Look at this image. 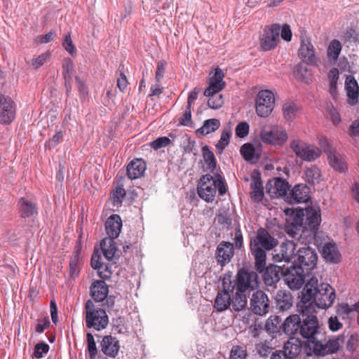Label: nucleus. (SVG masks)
I'll use <instances>...</instances> for the list:
<instances>
[{
	"mask_svg": "<svg viewBox=\"0 0 359 359\" xmlns=\"http://www.w3.org/2000/svg\"><path fill=\"white\" fill-rule=\"evenodd\" d=\"M335 291L328 283H320L316 277H311L306 283L302 291L301 302L309 305L313 303L320 309L330 307L335 299Z\"/></svg>",
	"mask_w": 359,
	"mask_h": 359,
	"instance_id": "nucleus-2",
	"label": "nucleus"
},
{
	"mask_svg": "<svg viewBox=\"0 0 359 359\" xmlns=\"http://www.w3.org/2000/svg\"><path fill=\"white\" fill-rule=\"evenodd\" d=\"M231 304V296L219 291L215 299L214 307L218 312H222L229 308Z\"/></svg>",
	"mask_w": 359,
	"mask_h": 359,
	"instance_id": "nucleus-40",
	"label": "nucleus"
},
{
	"mask_svg": "<svg viewBox=\"0 0 359 359\" xmlns=\"http://www.w3.org/2000/svg\"><path fill=\"white\" fill-rule=\"evenodd\" d=\"M90 292L95 302H102L107 297L109 287L104 280H95L90 287Z\"/></svg>",
	"mask_w": 359,
	"mask_h": 359,
	"instance_id": "nucleus-30",
	"label": "nucleus"
},
{
	"mask_svg": "<svg viewBox=\"0 0 359 359\" xmlns=\"http://www.w3.org/2000/svg\"><path fill=\"white\" fill-rule=\"evenodd\" d=\"M171 141L168 137H160L150 142V147L154 150L165 147L170 144Z\"/></svg>",
	"mask_w": 359,
	"mask_h": 359,
	"instance_id": "nucleus-54",
	"label": "nucleus"
},
{
	"mask_svg": "<svg viewBox=\"0 0 359 359\" xmlns=\"http://www.w3.org/2000/svg\"><path fill=\"white\" fill-rule=\"evenodd\" d=\"M15 104L8 96L0 95V123L9 125L15 118Z\"/></svg>",
	"mask_w": 359,
	"mask_h": 359,
	"instance_id": "nucleus-15",
	"label": "nucleus"
},
{
	"mask_svg": "<svg viewBox=\"0 0 359 359\" xmlns=\"http://www.w3.org/2000/svg\"><path fill=\"white\" fill-rule=\"evenodd\" d=\"M359 336L358 334H353L350 336L346 343V348L349 351H354L358 346Z\"/></svg>",
	"mask_w": 359,
	"mask_h": 359,
	"instance_id": "nucleus-60",
	"label": "nucleus"
},
{
	"mask_svg": "<svg viewBox=\"0 0 359 359\" xmlns=\"http://www.w3.org/2000/svg\"><path fill=\"white\" fill-rule=\"evenodd\" d=\"M308 67L303 62L296 65L294 74L296 79L300 81H304L307 78Z\"/></svg>",
	"mask_w": 359,
	"mask_h": 359,
	"instance_id": "nucleus-51",
	"label": "nucleus"
},
{
	"mask_svg": "<svg viewBox=\"0 0 359 359\" xmlns=\"http://www.w3.org/2000/svg\"><path fill=\"white\" fill-rule=\"evenodd\" d=\"M249 129L250 126L247 122H241L236 127V135L240 138H243L248 135Z\"/></svg>",
	"mask_w": 359,
	"mask_h": 359,
	"instance_id": "nucleus-56",
	"label": "nucleus"
},
{
	"mask_svg": "<svg viewBox=\"0 0 359 359\" xmlns=\"http://www.w3.org/2000/svg\"><path fill=\"white\" fill-rule=\"evenodd\" d=\"M327 160L330 165L335 171L344 172L347 170V163L346 160L340 154L336 151L330 152L327 156Z\"/></svg>",
	"mask_w": 359,
	"mask_h": 359,
	"instance_id": "nucleus-36",
	"label": "nucleus"
},
{
	"mask_svg": "<svg viewBox=\"0 0 359 359\" xmlns=\"http://www.w3.org/2000/svg\"><path fill=\"white\" fill-rule=\"evenodd\" d=\"M243 158L251 163H256L260 158V155L256 151L254 146L250 143H245L241 146L240 149Z\"/></svg>",
	"mask_w": 359,
	"mask_h": 359,
	"instance_id": "nucleus-38",
	"label": "nucleus"
},
{
	"mask_svg": "<svg viewBox=\"0 0 359 359\" xmlns=\"http://www.w3.org/2000/svg\"><path fill=\"white\" fill-rule=\"evenodd\" d=\"M278 241L271 236L264 228H259L257 235L250 239V249L255 259V266L259 270L264 269L266 262V250H271L276 247Z\"/></svg>",
	"mask_w": 359,
	"mask_h": 359,
	"instance_id": "nucleus-3",
	"label": "nucleus"
},
{
	"mask_svg": "<svg viewBox=\"0 0 359 359\" xmlns=\"http://www.w3.org/2000/svg\"><path fill=\"white\" fill-rule=\"evenodd\" d=\"M62 46L72 56L76 53V48L73 44L70 33H67L65 36L64 41L62 42Z\"/></svg>",
	"mask_w": 359,
	"mask_h": 359,
	"instance_id": "nucleus-57",
	"label": "nucleus"
},
{
	"mask_svg": "<svg viewBox=\"0 0 359 359\" xmlns=\"http://www.w3.org/2000/svg\"><path fill=\"white\" fill-rule=\"evenodd\" d=\"M203 156L205 162L208 164L207 169L210 170L212 173L216 170L217 161L215 156L212 151L210 150L208 145L202 147Z\"/></svg>",
	"mask_w": 359,
	"mask_h": 359,
	"instance_id": "nucleus-43",
	"label": "nucleus"
},
{
	"mask_svg": "<svg viewBox=\"0 0 359 359\" xmlns=\"http://www.w3.org/2000/svg\"><path fill=\"white\" fill-rule=\"evenodd\" d=\"M122 227V220L118 215H111L105 222L107 238H116L119 236Z\"/></svg>",
	"mask_w": 359,
	"mask_h": 359,
	"instance_id": "nucleus-32",
	"label": "nucleus"
},
{
	"mask_svg": "<svg viewBox=\"0 0 359 359\" xmlns=\"http://www.w3.org/2000/svg\"><path fill=\"white\" fill-rule=\"evenodd\" d=\"M310 192L306 184H296L287 196V201L290 204L306 203L311 199Z\"/></svg>",
	"mask_w": 359,
	"mask_h": 359,
	"instance_id": "nucleus-21",
	"label": "nucleus"
},
{
	"mask_svg": "<svg viewBox=\"0 0 359 359\" xmlns=\"http://www.w3.org/2000/svg\"><path fill=\"white\" fill-rule=\"evenodd\" d=\"M327 111L330 115L333 124L337 125L341 122L340 115L332 103L327 104Z\"/></svg>",
	"mask_w": 359,
	"mask_h": 359,
	"instance_id": "nucleus-58",
	"label": "nucleus"
},
{
	"mask_svg": "<svg viewBox=\"0 0 359 359\" xmlns=\"http://www.w3.org/2000/svg\"><path fill=\"white\" fill-rule=\"evenodd\" d=\"M290 148L297 156L306 161H313L318 158L321 151L319 148L309 145L300 140H294L290 142Z\"/></svg>",
	"mask_w": 359,
	"mask_h": 359,
	"instance_id": "nucleus-7",
	"label": "nucleus"
},
{
	"mask_svg": "<svg viewBox=\"0 0 359 359\" xmlns=\"http://www.w3.org/2000/svg\"><path fill=\"white\" fill-rule=\"evenodd\" d=\"M282 320L280 316H271L266 322L264 329L273 338L283 332L282 329Z\"/></svg>",
	"mask_w": 359,
	"mask_h": 359,
	"instance_id": "nucleus-35",
	"label": "nucleus"
},
{
	"mask_svg": "<svg viewBox=\"0 0 359 359\" xmlns=\"http://www.w3.org/2000/svg\"><path fill=\"white\" fill-rule=\"evenodd\" d=\"M252 182L250 184L251 198L257 203L262 201L264 197V187L262 184L260 173L258 170H254L251 175Z\"/></svg>",
	"mask_w": 359,
	"mask_h": 359,
	"instance_id": "nucleus-27",
	"label": "nucleus"
},
{
	"mask_svg": "<svg viewBox=\"0 0 359 359\" xmlns=\"http://www.w3.org/2000/svg\"><path fill=\"white\" fill-rule=\"evenodd\" d=\"M290 187L287 180L280 177H273L267 182L266 191L271 198H278L287 195Z\"/></svg>",
	"mask_w": 359,
	"mask_h": 359,
	"instance_id": "nucleus-17",
	"label": "nucleus"
},
{
	"mask_svg": "<svg viewBox=\"0 0 359 359\" xmlns=\"http://www.w3.org/2000/svg\"><path fill=\"white\" fill-rule=\"evenodd\" d=\"M283 115L286 120H292L296 114L297 109L293 103H285L283 107Z\"/></svg>",
	"mask_w": 359,
	"mask_h": 359,
	"instance_id": "nucleus-53",
	"label": "nucleus"
},
{
	"mask_svg": "<svg viewBox=\"0 0 359 359\" xmlns=\"http://www.w3.org/2000/svg\"><path fill=\"white\" fill-rule=\"evenodd\" d=\"M298 55L302 59V62L306 65H315L318 60L315 55V49L310 41H302L300 48L298 50Z\"/></svg>",
	"mask_w": 359,
	"mask_h": 359,
	"instance_id": "nucleus-26",
	"label": "nucleus"
},
{
	"mask_svg": "<svg viewBox=\"0 0 359 359\" xmlns=\"http://www.w3.org/2000/svg\"><path fill=\"white\" fill-rule=\"evenodd\" d=\"M50 349L49 345L44 341H40L35 345L34 355L39 359L43 357V353H47Z\"/></svg>",
	"mask_w": 359,
	"mask_h": 359,
	"instance_id": "nucleus-55",
	"label": "nucleus"
},
{
	"mask_svg": "<svg viewBox=\"0 0 359 359\" xmlns=\"http://www.w3.org/2000/svg\"><path fill=\"white\" fill-rule=\"evenodd\" d=\"M231 136V130L230 127L224 128L222 130L220 140L216 144V149L218 153H222L224 148L229 144Z\"/></svg>",
	"mask_w": 359,
	"mask_h": 359,
	"instance_id": "nucleus-45",
	"label": "nucleus"
},
{
	"mask_svg": "<svg viewBox=\"0 0 359 359\" xmlns=\"http://www.w3.org/2000/svg\"><path fill=\"white\" fill-rule=\"evenodd\" d=\"M309 273L302 266L294 264L288 267L283 273V279L291 290H298L305 282V278Z\"/></svg>",
	"mask_w": 359,
	"mask_h": 359,
	"instance_id": "nucleus-8",
	"label": "nucleus"
},
{
	"mask_svg": "<svg viewBox=\"0 0 359 359\" xmlns=\"http://www.w3.org/2000/svg\"><path fill=\"white\" fill-rule=\"evenodd\" d=\"M275 103L273 93L269 90H260L256 97V112L259 116L267 117L273 111Z\"/></svg>",
	"mask_w": 359,
	"mask_h": 359,
	"instance_id": "nucleus-9",
	"label": "nucleus"
},
{
	"mask_svg": "<svg viewBox=\"0 0 359 359\" xmlns=\"http://www.w3.org/2000/svg\"><path fill=\"white\" fill-rule=\"evenodd\" d=\"M301 324V316L297 314H292L285 318L282 324L283 333L287 335H294L299 332Z\"/></svg>",
	"mask_w": 359,
	"mask_h": 359,
	"instance_id": "nucleus-34",
	"label": "nucleus"
},
{
	"mask_svg": "<svg viewBox=\"0 0 359 359\" xmlns=\"http://www.w3.org/2000/svg\"><path fill=\"white\" fill-rule=\"evenodd\" d=\"M342 45L338 39H333L327 48V57L331 63H335L341 53Z\"/></svg>",
	"mask_w": 359,
	"mask_h": 359,
	"instance_id": "nucleus-39",
	"label": "nucleus"
},
{
	"mask_svg": "<svg viewBox=\"0 0 359 359\" xmlns=\"http://www.w3.org/2000/svg\"><path fill=\"white\" fill-rule=\"evenodd\" d=\"M276 309L279 311L288 310L292 305V297L290 292L278 290L276 297Z\"/></svg>",
	"mask_w": 359,
	"mask_h": 359,
	"instance_id": "nucleus-37",
	"label": "nucleus"
},
{
	"mask_svg": "<svg viewBox=\"0 0 359 359\" xmlns=\"http://www.w3.org/2000/svg\"><path fill=\"white\" fill-rule=\"evenodd\" d=\"M250 304L251 311L258 316L266 314L270 309L269 299L262 290H257L252 294Z\"/></svg>",
	"mask_w": 359,
	"mask_h": 359,
	"instance_id": "nucleus-14",
	"label": "nucleus"
},
{
	"mask_svg": "<svg viewBox=\"0 0 359 359\" xmlns=\"http://www.w3.org/2000/svg\"><path fill=\"white\" fill-rule=\"evenodd\" d=\"M234 255V246L228 241H222L217 247L215 258L222 267L229 263Z\"/></svg>",
	"mask_w": 359,
	"mask_h": 359,
	"instance_id": "nucleus-22",
	"label": "nucleus"
},
{
	"mask_svg": "<svg viewBox=\"0 0 359 359\" xmlns=\"http://www.w3.org/2000/svg\"><path fill=\"white\" fill-rule=\"evenodd\" d=\"M146 170V163L141 158L133 160L127 166V175L130 180L142 177Z\"/></svg>",
	"mask_w": 359,
	"mask_h": 359,
	"instance_id": "nucleus-33",
	"label": "nucleus"
},
{
	"mask_svg": "<svg viewBox=\"0 0 359 359\" xmlns=\"http://www.w3.org/2000/svg\"><path fill=\"white\" fill-rule=\"evenodd\" d=\"M304 307L301 314L299 333L302 337L306 339V341L304 344V351L306 355L309 351H311L313 344L319 339L318 336H320V332L316 316L309 314L310 308L309 306L305 305Z\"/></svg>",
	"mask_w": 359,
	"mask_h": 359,
	"instance_id": "nucleus-4",
	"label": "nucleus"
},
{
	"mask_svg": "<svg viewBox=\"0 0 359 359\" xmlns=\"http://www.w3.org/2000/svg\"><path fill=\"white\" fill-rule=\"evenodd\" d=\"M222 292H225L231 296L233 295L234 290H236V283L231 280V276L230 274H225L222 279Z\"/></svg>",
	"mask_w": 359,
	"mask_h": 359,
	"instance_id": "nucleus-46",
	"label": "nucleus"
},
{
	"mask_svg": "<svg viewBox=\"0 0 359 359\" xmlns=\"http://www.w3.org/2000/svg\"><path fill=\"white\" fill-rule=\"evenodd\" d=\"M87 339V346L88 351L89 352L90 359H95L96 355L97 354V349L96 347V343L94 339V337L91 333H87L86 334Z\"/></svg>",
	"mask_w": 359,
	"mask_h": 359,
	"instance_id": "nucleus-49",
	"label": "nucleus"
},
{
	"mask_svg": "<svg viewBox=\"0 0 359 359\" xmlns=\"http://www.w3.org/2000/svg\"><path fill=\"white\" fill-rule=\"evenodd\" d=\"M344 339V334L337 338L329 339L325 344H323L322 339H318L306 355L311 356L313 354L316 355H325L328 353H336L339 349V341L343 342Z\"/></svg>",
	"mask_w": 359,
	"mask_h": 359,
	"instance_id": "nucleus-12",
	"label": "nucleus"
},
{
	"mask_svg": "<svg viewBox=\"0 0 359 359\" xmlns=\"http://www.w3.org/2000/svg\"><path fill=\"white\" fill-rule=\"evenodd\" d=\"M296 244L293 241H285L278 248L272 252L273 261L275 262H290L294 255Z\"/></svg>",
	"mask_w": 359,
	"mask_h": 359,
	"instance_id": "nucleus-16",
	"label": "nucleus"
},
{
	"mask_svg": "<svg viewBox=\"0 0 359 359\" xmlns=\"http://www.w3.org/2000/svg\"><path fill=\"white\" fill-rule=\"evenodd\" d=\"M100 346L103 353L111 358H115L117 355L120 348L118 341L111 335L104 336Z\"/></svg>",
	"mask_w": 359,
	"mask_h": 359,
	"instance_id": "nucleus-29",
	"label": "nucleus"
},
{
	"mask_svg": "<svg viewBox=\"0 0 359 359\" xmlns=\"http://www.w3.org/2000/svg\"><path fill=\"white\" fill-rule=\"evenodd\" d=\"M220 126V122L217 118H210L204 121L202 127L196 130L198 135H207L215 132Z\"/></svg>",
	"mask_w": 359,
	"mask_h": 359,
	"instance_id": "nucleus-42",
	"label": "nucleus"
},
{
	"mask_svg": "<svg viewBox=\"0 0 359 359\" xmlns=\"http://www.w3.org/2000/svg\"><path fill=\"white\" fill-rule=\"evenodd\" d=\"M126 196V191L123 187H117L114 194V203L119 204L122 203V199Z\"/></svg>",
	"mask_w": 359,
	"mask_h": 359,
	"instance_id": "nucleus-64",
	"label": "nucleus"
},
{
	"mask_svg": "<svg viewBox=\"0 0 359 359\" xmlns=\"http://www.w3.org/2000/svg\"><path fill=\"white\" fill-rule=\"evenodd\" d=\"M166 65L167 63L164 60H160L158 62L156 71V80L157 83H159L163 79L165 72Z\"/></svg>",
	"mask_w": 359,
	"mask_h": 359,
	"instance_id": "nucleus-61",
	"label": "nucleus"
},
{
	"mask_svg": "<svg viewBox=\"0 0 359 359\" xmlns=\"http://www.w3.org/2000/svg\"><path fill=\"white\" fill-rule=\"evenodd\" d=\"M50 54L48 53H43L39 55L37 57L32 60L31 65L35 68L38 69L42 66L46 60L49 57Z\"/></svg>",
	"mask_w": 359,
	"mask_h": 359,
	"instance_id": "nucleus-63",
	"label": "nucleus"
},
{
	"mask_svg": "<svg viewBox=\"0 0 359 359\" xmlns=\"http://www.w3.org/2000/svg\"><path fill=\"white\" fill-rule=\"evenodd\" d=\"M225 86V82L217 83L212 81H210V85L205 90L203 95L205 96H211L215 95V94H218L219 91L224 88Z\"/></svg>",
	"mask_w": 359,
	"mask_h": 359,
	"instance_id": "nucleus-47",
	"label": "nucleus"
},
{
	"mask_svg": "<svg viewBox=\"0 0 359 359\" xmlns=\"http://www.w3.org/2000/svg\"><path fill=\"white\" fill-rule=\"evenodd\" d=\"M86 323L88 328L97 331L105 329L109 324V317L104 309L95 308L92 300L88 299L85 304Z\"/></svg>",
	"mask_w": 359,
	"mask_h": 359,
	"instance_id": "nucleus-5",
	"label": "nucleus"
},
{
	"mask_svg": "<svg viewBox=\"0 0 359 359\" xmlns=\"http://www.w3.org/2000/svg\"><path fill=\"white\" fill-rule=\"evenodd\" d=\"M69 273L72 276H77L79 273L78 255H74L70 258Z\"/></svg>",
	"mask_w": 359,
	"mask_h": 359,
	"instance_id": "nucleus-59",
	"label": "nucleus"
},
{
	"mask_svg": "<svg viewBox=\"0 0 359 359\" xmlns=\"http://www.w3.org/2000/svg\"><path fill=\"white\" fill-rule=\"evenodd\" d=\"M320 252L327 263L337 264L340 262L341 255L335 243H325Z\"/></svg>",
	"mask_w": 359,
	"mask_h": 359,
	"instance_id": "nucleus-24",
	"label": "nucleus"
},
{
	"mask_svg": "<svg viewBox=\"0 0 359 359\" xmlns=\"http://www.w3.org/2000/svg\"><path fill=\"white\" fill-rule=\"evenodd\" d=\"M216 192L217 185L213 176L210 174L202 175L197 185L198 196L205 201L210 203L214 201Z\"/></svg>",
	"mask_w": 359,
	"mask_h": 359,
	"instance_id": "nucleus-10",
	"label": "nucleus"
},
{
	"mask_svg": "<svg viewBox=\"0 0 359 359\" xmlns=\"http://www.w3.org/2000/svg\"><path fill=\"white\" fill-rule=\"evenodd\" d=\"M63 138V133L62 131L57 132L52 139L49 140L48 142L46 144V147H48V149L55 147L62 140Z\"/></svg>",
	"mask_w": 359,
	"mask_h": 359,
	"instance_id": "nucleus-62",
	"label": "nucleus"
},
{
	"mask_svg": "<svg viewBox=\"0 0 359 359\" xmlns=\"http://www.w3.org/2000/svg\"><path fill=\"white\" fill-rule=\"evenodd\" d=\"M345 89L346 91L347 103L354 106L358 102L359 87L358 82L353 75H349L345 81Z\"/></svg>",
	"mask_w": 359,
	"mask_h": 359,
	"instance_id": "nucleus-25",
	"label": "nucleus"
},
{
	"mask_svg": "<svg viewBox=\"0 0 359 359\" xmlns=\"http://www.w3.org/2000/svg\"><path fill=\"white\" fill-rule=\"evenodd\" d=\"M282 351L288 359H295L304 349V345L299 339L291 337L283 345Z\"/></svg>",
	"mask_w": 359,
	"mask_h": 359,
	"instance_id": "nucleus-28",
	"label": "nucleus"
},
{
	"mask_svg": "<svg viewBox=\"0 0 359 359\" xmlns=\"http://www.w3.org/2000/svg\"><path fill=\"white\" fill-rule=\"evenodd\" d=\"M100 248L103 255L108 261L118 259L121 255V252L118 249L114 238H103L100 242Z\"/></svg>",
	"mask_w": 359,
	"mask_h": 359,
	"instance_id": "nucleus-23",
	"label": "nucleus"
},
{
	"mask_svg": "<svg viewBox=\"0 0 359 359\" xmlns=\"http://www.w3.org/2000/svg\"><path fill=\"white\" fill-rule=\"evenodd\" d=\"M298 266H302L307 272L313 269L317 264L318 254L315 249L309 245L300 248L295 255Z\"/></svg>",
	"mask_w": 359,
	"mask_h": 359,
	"instance_id": "nucleus-11",
	"label": "nucleus"
},
{
	"mask_svg": "<svg viewBox=\"0 0 359 359\" xmlns=\"http://www.w3.org/2000/svg\"><path fill=\"white\" fill-rule=\"evenodd\" d=\"M18 208L20 216L22 218L34 217L38 214L37 205L35 203L22 197L18 203Z\"/></svg>",
	"mask_w": 359,
	"mask_h": 359,
	"instance_id": "nucleus-31",
	"label": "nucleus"
},
{
	"mask_svg": "<svg viewBox=\"0 0 359 359\" xmlns=\"http://www.w3.org/2000/svg\"><path fill=\"white\" fill-rule=\"evenodd\" d=\"M245 292H240L236 287V291L234 294L231 296V305L233 309L236 311H241L247 306V296Z\"/></svg>",
	"mask_w": 359,
	"mask_h": 359,
	"instance_id": "nucleus-41",
	"label": "nucleus"
},
{
	"mask_svg": "<svg viewBox=\"0 0 359 359\" xmlns=\"http://www.w3.org/2000/svg\"><path fill=\"white\" fill-rule=\"evenodd\" d=\"M260 137L263 142L273 145H282L287 140L285 130L276 127H264L260 132Z\"/></svg>",
	"mask_w": 359,
	"mask_h": 359,
	"instance_id": "nucleus-13",
	"label": "nucleus"
},
{
	"mask_svg": "<svg viewBox=\"0 0 359 359\" xmlns=\"http://www.w3.org/2000/svg\"><path fill=\"white\" fill-rule=\"evenodd\" d=\"M208 105L210 108L217 109L224 104V100L222 95L215 94V95L208 96Z\"/></svg>",
	"mask_w": 359,
	"mask_h": 359,
	"instance_id": "nucleus-52",
	"label": "nucleus"
},
{
	"mask_svg": "<svg viewBox=\"0 0 359 359\" xmlns=\"http://www.w3.org/2000/svg\"><path fill=\"white\" fill-rule=\"evenodd\" d=\"M255 269L259 273H262L264 282L267 286H274L280 280V277H283V269L277 265L266 266V263L263 269L259 270L255 266Z\"/></svg>",
	"mask_w": 359,
	"mask_h": 359,
	"instance_id": "nucleus-18",
	"label": "nucleus"
},
{
	"mask_svg": "<svg viewBox=\"0 0 359 359\" xmlns=\"http://www.w3.org/2000/svg\"><path fill=\"white\" fill-rule=\"evenodd\" d=\"M287 216L285 224V231L288 236L298 240L302 243H313L320 250L325 243H328V237L323 231H318L321 222L320 210L313 208L294 210L286 208Z\"/></svg>",
	"mask_w": 359,
	"mask_h": 359,
	"instance_id": "nucleus-1",
	"label": "nucleus"
},
{
	"mask_svg": "<svg viewBox=\"0 0 359 359\" xmlns=\"http://www.w3.org/2000/svg\"><path fill=\"white\" fill-rule=\"evenodd\" d=\"M101 253L97 248L94 249L91 257L90 265L93 269L97 270L99 277L105 280L110 278L112 274V264L101 262Z\"/></svg>",
	"mask_w": 359,
	"mask_h": 359,
	"instance_id": "nucleus-20",
	"label": "nucleus"
},
{
	"mask_svg": "<svg viewBox=\"0 0 359 359\" xmlns=\"http://www.w3.org/2000/svg\"><path fill=\"white\" fill-rule=\"evenodd\" d=\"M247 351L245 348L236 345L233 346L229 359H246Z\"/></svg>",
	"mask_w": 359,
	"mask_h": 359,
	"instance_id": "nucleus-50",
	"label": "nucleus"
},
{
	"mask_svg": "<svg viewBox=\"0 0 359 359\" xmlns=\"http://www.w3.org/2000/svg\"><path fill=\"white\" fill-rule=\"evenodd\" d=\"M329 76L330 78V93L334 99H336L337 96V82L339 78L337 69H334L333 70H331L329 74Z\"/></svg>",
	"mask_w": 359,
	"mask_h": 359,
	"instance_id": "nucleus-48",
	"label": "nucleus"
},
{
	"mask_svg": "<svg viewBox=\"0 0 359 359\" xmlns=\"http://www.w3.org/2000/svg\"><path fill=\"white\" fill-rule=\"evenodd\" d=\"M255 269V267L245 266L238 271L236 281L240 292L252 291L259 287L258 272Z\"/></svg>",
	"mask_w": 359,
	"mask_h": 359,
	"instance_id": "nucleus-6",
	"label": "nucleus"
},
{
	"mask_svg": "<svg viewBox=\"0 0 359 359\" xmlns=\"http://www.w3.org/2000/svg\"><path fill=\"white\" fill-rule=\"evenodd\" d=\"M280 25L273 24L269 29H264L261 39V47L264 50H270L276 48L279 41Z\"/></svg>",
	"mask_w": 359,
	"mask_h": 359,
	"instance_id": "nucleus-19",
	"label": "nucleus"
},
{
	"mask_svg": "<svg viewBox=\"0 0 359 359\" xmlns=\"http://www.w3.org/2000/svg\"><path fill=\"white\" fill-rule=\"evenodd\" d=\"M305 177L306 182L309 184H314L316 183H319L321 180V172L320 169L316 165H313L311 168H307L305 171Z\"/></svg>",
	"mask_w": 359,
	"mask_h": 359,
	"instance_id": "nucleus-44",
	"label": "nucleus"
}]
</instances>
